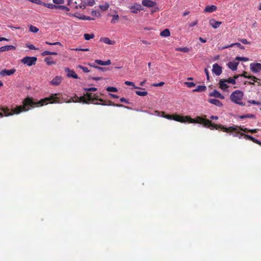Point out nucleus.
Listing matches in <instances>:
<instances>
[{
    "mask_svg": "<svg viewBox=\"0 0 261 261\" xmlns=\"http://www.w3.org/2000/svg\"><path fill=\"white\" fill-rule=\"evenodd\" d=\"M213 72L217 75H219L222 73V68L218 64L215 63L213 65Z\"/></svg>",
    "mask_w": 261,
    "mask_h": 261,
    "instance_id": "ddd939ff",
    "label": "nucleus"
},
{
    "mask_svg": "<svg viewBox=\"0 0 261 261\" xmlns=\"http://www.w3.org/2000/svg\"><path fill=\"white\" fill-rule=\"evenodd\" d=\"M239 63L236 60L233 61H230L227 63L228 67L232 71H235L237 69V67Z\"/></svg>",
    "mask_w": 261,
    "mask_h": 261,
    "instance_id": "4468645a",
    "label": "nucleus"
},
{
    "mask_svg": "<svg viewBox=\"0 0 261 261\" xmlns=\"http://www.w3.org/2000/svg\"><path fill=\"white\" fill-rule=\"evenodd\" d=\"M29 1L33 3L40 5H42V6H43V4L44 3L40 0H29Z\"/></svg>",
    "mask_w": 261,
    "mask_h": 261,
    "instance_id": "de8ad7c7",
    "label": "nucleus"
},
{
    "mask_svg": "<svg viewBox=\"0 0 261 261\" xmlns=\"http://www.w3.org/2000/svg\"><path fill=\"white\" fill-rule=\"evenodd\" d=\"M15 48V46L13 45H6L2 46L0 47V52H4L5 51H8L10 50H13Z\"/></svg>",
    "mask_w": 261,
    "mask_h": 261,
    "instance_id": "aec40b11",
    "label": "nucleus"
},
{
    "mask_svg": "<svg viewBox=\"0 0 261 261\" xmlns=\"http://www.w3.org/2000/svg\"><path fill=\"white\" fill-rule=\"evenodd\" d=\"M173 120L182 123L188 122L189 116H173Z\"/></svg>",
    "mask_w": 261,
    "mask_h": 261,
    "instance_id": "9b49d317",
    "label": "nucleus"
},
{
    "mask_svg": "<svg viewBox=\"0 0 261 261\" xmlns=\"http://www.w3.org/2000/svg\"><path fill=\"white\" fill-rule=\"evenodd\" d=\"M112 19L111 21V22L112 23H115L117 22V21L118 20L119 18V16L118 15L116 14V15H112Z\"/></svg>",
    "mask_w": 261,
    "mask_h": 261,
    "instance_id": "72a5a7b5",
    "label": "nucleus"
},
{
    "mask_svg": "<svg viewBox=\"0 0 261 261\" xmlns=\"http://www.w3.org/2000/svg\"><path fill=\"white\" fill-rule=\"evenodd\" d=\"M232 135L233 137H239L240 139H241V138H242V136H245V135H244L243 133H242L240 135H236V134H232Z\"/></svg>",
    "mask_w": 261,
    "mask_h": 261,
    "instance_id": "0e129e2a",
    "label": "nucleus"
},
{
    "mask_svg": "<svg viewBox=\"0 0 261 261\" xmlns=\"http://www.w3.org/2000/svg\"><path fill=\"white\" fill-rule=\"evenodd\" d=\"M60 93L51 94L49 97L42 99L37 102L34 101L32 98L27 97L23 100L22 106H17L13 109L12 110L13 113H9L8 111H4V114L5 116H9L13 114H19L22 112L28 111L35 107H41L48 103H61L62 102L60 100Z\"/></svg>",
    "mask_w": 261,
    "mask_h": 261,
    "instance_id": "f257e3e1",
    "label": "nucleus"
},
{
    "mask_svg": "<svg viewBox=\"0 0 261 261\" xmlns=\"http://www.w3.org/2000/svg\"><path fill=\"white\" fill-rule=\"evenodd\" d=\"M57 53L56 52H51L50 51H44L42 53V55L43 56H45L46 55H57Z\"/></svg>",
    "mask_w": 261,
    "mask_h": 261,
    "instance_id": "f704fd0d",
    "label": "nucleus"
},
{
    "mask_svg": "<svg viewBox=\"0 0 261 261\" xmlns=\"http://www.w3.org/2000/svg\"><path fill=\"white\" fill-rule=\"evenodd\" d=\"M136 93L138 95L141 96H146L148 94L147 92H146L145 91H136Z\"/></svg>",
    "mask_w": 261,
    "mask_h": 261,
    "instance_id": "ea45409f",
    "label": "nucleus"
},
{
    "mask_svg": "<svg viewBox=\"0 0 261 261\" xmlns=\"http://www.w3.org/2000/svg\"><path fill=\"white\" fill-rule=\"evenodd\" d=\"M142 4L148 8H152L156 5V3L150 0H143Z\"/></svg>",
    "mask_w": 261,
    "mask_h": 261,
    "instance_id": "2eb2a0df",
    "label": "nucleus"
},
{
    "mask_svg": "<svg viewBox=\"0 0 261 261\" xmlns=\"http://www.w3.org/2000/svg\"><path fill=\"white\" fill-rule=\"evenodd\" d=\"M111 63V62L110 61V60H108L106 61H105V65H110Z\"/></svg>",
    "mask_w": 261,
    "mask_h": 261,
    "instance_id": "774afa93",
    "label": "nucleus"
},
{
    "mask_svg": "<svg viewBox=\"0 0 261 261\" xmlns=\"http://www.w3.org/2000/svg\"><path fill=\"white\" fill-rule=\"evenodd\" d=\"M78 68L81 69L84 72H89L90 71V70L87 67H85L82 65H79Z\"/></svg>",
    "mask_w": 261,
    "mask_h": 261,
    "instance_id": "09e8293b",
    "label": "nucleus"
},
{
    "mask_svg": "<svg viewBox=\"0 0 261 261\" xmlns=\"http://www.w3.org/2000/svg\"><path fill=\"white\" fill-rule=\"evenodd\" d=\"M243 97V93L241 90H236L230 95V98L233 102L240 106H245V103L242 101Z\"/></svg>",
    "mask_w": 261,
    "mask_h": 261,
    "instance_id": "7ed1b4c3",
    "label": "nucleus"
},
{
    "mask_svg": "<svg viewBox=\"0 0 261 261\" xmlns=\"http://www.w3.org/2000/svg\"><path fill=\"white\" fill-rule=\"evenodd\" d=\"M206 89V87L205 86H201L199 85L197 87V88L193 90V92H203Z\"/></svg>",
    "mask_w": 261,
    "mask_h": 261,
    "instance_id": "5701e85b",
    "label": "nucleus"
},
{
    "mask_svg": "<svg viewBox=\"0 0 261 261\" xmlns=\"http://www.w3.org/2000/svg\"><path fill=\"white\" fill-rule=\"evenodd\" d=\"M43 6L47 7L50 9H57L58 8V5H55L53 4H46L45 3L43 4Z\"/></svg>",
    "mask_w": 261,
    "mask_h": 261,
    "instance_id": "c756f323",
    "label": "nucleus"
},
{
    "mask_svg": "<svg viewBox=\"0 0 261 261\" xmlns=\"http://www.w3.org/2000/svg\"><path fill=\"white\" fill-rule=\"evenodd\" d=\"M124 84L126 85H127V86H133L134 88V89H140V88L136 86L134 84V83L132 82H129V81H125L124 82Z\"/></svg>",
    "mask_w": 261,
    "mask_h": 261,
    "instance_id": "79ce46f5",
    "label": "nucleus"
},
{
    "mask_svg": "<svg viewBox=\"0 0 261 261\" xmlns=\"http://www.w3.org/2000/svg\"><path fill=\"white\" fill-rule=\"evenodd\" d=\"M37 60V58L36 57L26 56L21 60V62L28 66H31L36 64Z\"/></svg>",
    "mask_w": 261,
    "mask_h": 261,
    "instance_id": "39448f33",
    "label": "nucleus"
},
{
    "mask_svg": "<svg viewBox=\"0 0 261 261\" xmlns=\"http://www.w3.org/2000/svg\"><path fill=\"white\" fill-rule=\"evenodd\" d=\"M85 4L89 6H93L95 4V0H85Z\"/></svg>",
    "mask_w": 261,
    "mask_h": 261,
    "instance_id": "4c0bfd02",
    "label": "nucleus"
},
{
    "mask_svg": "<svg viewBox=\"0 0 261 261\" xmlns=\"http://www.w3.org/2000/svg\"><path fill=\"white\" fill-rule=\"evenodd\" d=\"M128 8L132 13H138L140 10H142L143 8L142 6L139 3H135L133 5L128 6Z\"/></svg>",
    "mask_w": 261,
    "mask_h": 261,
    "instance_id": "0eeeda50",
    "label": "nucleus"
},
{
    "mask_svg": "<svg viewBox=\"0 0 261 261\" xmlns=\"http://www.w3.org/2000/svg\"><path fill=\"white\" fill-rule=\"evenodd\" d=\"M239 40L244 44H250V42L246 39H239Z\"/></svg>",
    "mask_w": 261,
    "mask_h": 261,
    "instance_id": "3c124183",
    "label": "nucleus"
},
{
    "mask_svg": "<svg viewBox=\"0 0 261 261\" xmlns=\"http://www.w3.org/2000/svg\"><path fill=\"white\" fill-rule=\"evenodd\" d=\"M245 138L247 139H249L251 141H252L253 142L256 143L259 145H261V142L259 140H257L255 139L254 138L252 137L251 136L248 135H245Z\"/></svg>",
    "mask_w": 261,
    "mask_h": 261,
    "instance_id": "b1692460",
    "label": "nucleus"
},
{
    "mask_svg": "<svg viewBox=\"0 0 261 261\" xmlns=\"http://www.w3.org/2000/svg\"><path fill=\"white\" fill-rule=\"evenodd\" d=\"M238 46V47H239L240 49H245V47L242 45L240 43H239V42H237V43H232L227 46H226L224 48H229V47H231L232 46Z\"/></svg>",
    "mask_w": 261,
    "mask_h": 261,
    "instance_id": "393cba45",
    "label": "nucleus"
},
{
    "mask_svg": "<svg viewBox=\"0 0 261 261\" xmlns=\"http://www.w3.org/2000/svg\"><path fill=\"white\" fill-rule=\"evenodd\" d=\"M208 96L210 97H214L215 98H218L221 99H224L225 98L224 95L216 90H214L213 91L210 93Z\"/></svg>",
    "mask_w": 261,
    "mask_h": 261,
    "instance_id": "f8f14e48",
    "label": "nucleus"
},
{
    "mask_svg": "<svg viewBox=\"0 0 261 261\" xmlns=\"http://www.w3.org/2000/svg\"><path fill=\"white\" fill-rule=\"evenodd\" d=\"M100 41L103 42V43L109 45H113L115 43L114 41L111 40L109 38L107 37L100 38Z\"/></svg>",
    "mask_w": 261,
    "mask_h": 261,
    "instance_id": "412c9836",
    "label": "nucleus"
},
{
    "mask_svg": "<svg viewBox=\"0 0 261 261\" xmlns=\"http://www.w3.org/2000/svg\"><path fill=\"white\" fill-rule=\"evenodd\" d=\"M62 78L60 76H56L50 82V84L52 85H59L62 82Z\"/></svg>",
    "mask_w": 261,
    "mask_h": 261,
    "instance_id": "f3484780",
    "label": "nucleus"
},
{
    "mask_svg": "<svg viewBox=\"0 0 261 261\" xmlns=\"http://www.w3.org/2000/svg\"><path fill=\"white\" fill-rule=\"evenodd\" d=\"M251 70L254 73H257L261 71V64L251 63L250 65Z\"/></svg>",
    "mask_w": 261,
    "mask_h": 261,
    "instance_id": "6e6552de",
    "label": "nucleus"
},
{
    "mask_svg": "<svg viewBox=\"0 0 261 261\" xmlns=\"http://www.w3.org/2000/svg\"><path fill=\"white\" fill-rule=\"evenodd\" d=\"M53 2L57 5H60L64 4V0H53Z\"/></svg>",
    "mask_w": 261,
    "mask_h": 261,
    "instance_id": "864d4df0",
    "label": "nucleus"
},
{
    "mask_svg": "<svg viewBox=\"0 0 261 261\" xmlns=\"http://www.w3.org/2000/svg\"><path fill=\"white\" fill-rule=\"evenodd\" d=\"M95 62L100 65H102V66L105 65V61H103L100 60H95Z\"/></svg>",
    "mask_w": 261,
    "mask_h": 261,
    "instance_id": "6e6d98bb",
    "label": "nucleus"
},
{
    "mask_svg": "<svg viewBox=\"0 0 261 261\" xmlns=\"http://www.w3.org/2000/svg\"><path fill=\"white\" fill-rule=\"evenodd\" d=\"M210 24L214 29H217L219 27L222 22L216 21L215 19L212 18L209 21Z\"/></svg>",
    "mask_w": 261,
    "mask_h": 261,
    "instance_id": "a211bd4d",
    "label": "nucleus"
},
{
    "mask_svg": "<svg viewBox=\"0 0 261 261\" xmlns=\"http://www.w3.org/2000/svg\"><path fill=\"white\" fill-rule=\"evenodd\" d=\"M57 9L62 10L65 11L66 12H68L69 11V9L68 7H67L65 6H61V5H58V8Z\"/></svg>",
    "mask_w": 261,
    "mask_h": 261,
    "instance_id": "37998d69",
    "label": "nucleus"
},
{
    "mask_svg": "<svg viewBox=\"0 0 261 261\" xmlns=\"http://www.w3.org/2000/svg\"><path fill=\"white\" fill-rule=\"evenodd\" d=\"M188 122L190 123H197L202 124L204 126L210 127L213 125L212 123L209 120L205 119L201 117L198 116L195 119L189 117Z\"/></svg>",
    "mask_w": 261,
    "mask_h": 261,
    "instance_id": "20e7f679",
    "label": "nucleus"
},
{
    "mask_svg": "<svg viewBox=\"0 0 261 261\" xmlns=\"http://www.w3.org/2000/svg\"><path fill=\"white\" fill-rule=\"evenodd\" d=\"M217 8L215 5L207 6L205 7L204 12L206 13H212L217 10Z\"/></svg>",
    "mask_w": 261,
    "mask_h": 261,
    "instance_id": "6ab92c4d",
    "label": "nucleus"
},
{
    "mask_svg": "<svg viewBox=\"0 0 261 261\" xmlns=\"http://www.w3.org/2000/svg\"><path fill=\"white\" fill-rule=\"evenodd\" d=\"M204 72L206 74V75L207 76V80H209V78H210V76H209V73H208V71L207 69L205 68L204 69Z\"/></svg>",
    "mask_w": 261,
    "mask_h": 261,
    "instance_id": "69168bd1",
    "label": "nucleus"
},
{
    "mask_svg": "<svg viewBox=\"0 0 261 261\" xmlns=\"http://www.w3.org/2000/svg\"><path fill=\"white\" fill-rule=\"evenodd\" d=\"M27 47H28L30 49L35 50L36 48L33 44H27Z\"/></svg>",
    "mask_w": 261,
    "mask_h": 261,
    "instance_id": "13d9d810",
    "label": "nucleus"
},
{
    "mask_svg": "<svg viewBox=\"0 0 261 261\" xmlns=\"http://www.w3.org/2000/svg\"><path fill=\"white\" fill-rule=\"evenodd\" d=\"M177 51H181V52H183V53H188L189 51V48H188V47H178V48H176L175 49Z\"/></svg>",
    "mask_w": 261,
    "mask_h": 261,
    "instance_id": "2f4dec72",
    "label": "nucleus"
},
{
    "mask_svg": "<svg viewBox=\"0 0 261 261\" xmlns=\"http://www.w3.org/2000/svg\"><path fill=\"white\" fill-rule=\"evenodd\" d=\"M242 76H244L246 78L249 79H252L254 81H255V79H257V78L254 76H248L247 75V72H244L242 75Z\"/></svg>",
    "mask_w": 261,
    "mask_h": 261,
    "instance_id": "c03bdc74",
    "label": "nucleus"
},
{
    "mask_svg": "<svg viewBox=\"0 0 261 261\" xmlns=\"http://www.w3.org/2000/svg\"><path fill=\"white\" fill-rule=\"evenodd\" d=\"M239 77L238 75L235 76L234 78L229 77L228 79L224 80L226 81V83L235 84L236 83V79H237Z\"/></svg>",
    "mask_w": 261,
    "mask_h": 261,
    "instance_id": "cd10ccee",
    "label": "nucleus"
},
{
    "mask_svg": "<svg viewBox=\"0 0 261 261\" xmlns=\"http://www.w3.org/2000/svg\"><path fill=\"white\" fill-rule=\"evenodd\" d=\"M248 102L251 104L255 105H261L260 102L256 101L254 100H248Z\"/></svg>",
    "mask_w": 261,
    "mask_h": 261,
    "instance_id": "8fccbe9b",
    "label": "nucleus"
},
{
    "mask_svg": "<svg viewBox=\"0 0 261 261\" xmlns=\"http://www.w3.org/2000/svg\"><path fill=\"white\" fill-rule=\"evenodd\" d=\"M238 127H239L238 131L236 132V133H239L240 130H243V131H244L245 132H249V130H250V129H248L247 128H245L244 129H243V128H241L240 127H239V126H238Z\"/></svg>",
    "mask_w": 261,
    "mask_h": 261,
    "instance_id": "4d7b16f0",
    "label": "nucleus"
},
{
    "mask_svg": "<svg viewBox=\"0 0 261 261\" xmlns=\"http://www.w3.org/2000/svg\"><path fill=\"white\" fill-rule=\"evenodd\" d=\"M84 39L86 40H89L91 39H92L94 37V35L93 34H85L84 35Z\"/></svg>",
    "mask_w": 261,
    "mask_h": 261,
    "instance_id": "473e14b6",
    "label": "nucleus"
},
{
    "mask_svg": "<svg viewBox=\"0 0 261 261\" xmlns=\"http://www.w3.org/2000/svg\"><path fill=\"white\" fill-rule=\"evenodd\" d=\"M162 112H160V111H155L154 112V113L152 114L161 117V115H162Z\"/></svg>",
    "mask_w": 261,
    "mask_h": 261,
    "instance_id": "bf43d9fd",
    "label": "nucleus"
},
{
    "mask_svg": "<svg viewBox=\"0 0 261 261\" xmlns=\"http://www.w3.org/2000/svg\"><path fill=\"white\" fill-rule=\"evenodd\" d=\"M65 71L67 73V76L69 77H72L75 79H79L77 74L72 70H71L68 67L65 68Z\"/></svg>",
    "mask_w": 261,
    "mask_h": 261,
    "instance_id": "1a4fd4ad",
    "label": "nucleus"
},
{
    "mask_svg": "<svg viewBox=\"0 0 261 261\" xmlns=\"http://www.w3.org/2000/svg\"><path fill=\"white\" fill-rule=\"evenodd\" d=\"M226 83L224 80H221L219 84L220 88L223 90H226L228 87Z\"/></svg>",
    "mask_w": 261,
    "mask_h": 261,
    "instance_id": "4be33fe9",
    "label": "nucleus"
},
{
    "mask_svg": "<svg viewBox=\"0 0 261 261\" xmlns=\"http://www.w3.org/2000/svg\"><path fill=\"white\" fill-rule=\"evenodd\" d=\"M91 14L93 16H97V15H99V13L96 11H92V12H91Z\"/></svg>",
    "mask_w": 261,
    "mask_h": 261,
    "instance_id": "e2e57ef3",
    "label": "nucleus"
},
{
    "mask_svg": "<svg viewBox=\"0 0 261 261\" xmlns=\"http://www.w3.org/2000/svg\"><path fill=\"white\" fill-rule=\"evenodd\" d=\"M212 128L211 129H218V128H221V130H222L224 132H228L229 131L230 132H237L239 130V127L238 126H231L229 127H226L224 126H221V125H218L216 124H213V125L211 126Z\"/></svg>",
    "mask_w": 261,
    "mask_h": 261,
    "instance_id": "423d86ee",
    "label": "nucleus"
},
{
    "mask_svg": "<svg viewBox=\"0 0 261 261\" xmlns=\"http://www.w3.org/2000/svg\"><path fill=\"white\" fill-rule=\"evenodd\" d=\"M76 17H77V18H79V19H82V20H90L94 19L93 18H92L89 16H87L85 15H81L80 16H76Z\"/></svg>",
    "mask_w": 261,
    "mask_h": 261,
    "instance_id": "e433bc0d",
    "label": "nucleus"
},
{
    "mask_svg": "<svg viewBox=\"0 0 261 261\" xmlns=\"http://www.w3.org/2000/svg\"><path fill=\"white\" fill-rule=\"evenodd\" d=\"M120 101L121 102H125V103H129V102H128V101L125 99V98H121L120 99Z\"/></svg>",
    "mask_w": 261,
    "mask_h": 261,
    "instance_id": "052dcab7",
    "label": "nucleus"
},
{
    "mask_svg": "<svg viewBox=\"0 0 261 261\" xmlns=\"http://www.w3.org/2000/svg\"><path fill=\"white\" fill-rule=\"evenodd\" d=\"M29 30L30 32H32L33 33H37L38 32L39 29L37 27L31 25L29 27Z\"/></svg>",
    "mask_w": 261,
    "mask_h": 261,
    "instance_id": "58836bf2",
    "label": "nucleus"
},
{
    "mask_svg": "<svg viewBox=\"0 0 261 261\" xmlns=\"http://www.w3.org/2000/svg\"><path fill=\"white\" fill-rule=\"evenodd\" d=\"M161 117H164L168 119H173V115H165L164 112H162V115H161Z\"/></svg>",
    "mask_w": 261,
    "mask_h": 261,
    "instance_id": "a19ab883",
    "label": "nucleus"
},
{
    "mask_svg": "<svg viewBox=\"0 0 261 261\" xmlns=\"http://www.w3.org/2000/svg\"><path fill=\"white\" fill-rule=\"evenodd\" d=\"M240 118L242 119L245 118H255V116L254 114H247L240 116Z\"/></svg>",
    "mask_w": 261,
    "mask_h": 261,
    "instance_id": "c85d7f7f",
    "label": "nucleus"
},
{
    "mask_svg": "<svg viewBox=\"0 0 261 261\" xmlns=\"http://www.w3.org/2000/svg\"><path fill=\"white\" fill-rule=\"evenodd\" d=\"M85 91L87 92H90V91H95L97 90V89L95 87H92L89 88H85Z\"/></svg>",
    "mask_w": 261,
    "mask_h": 261,
    "instance_id": "603ef678",
    "label": "nucleus"
},
{
    "mask_svg": "<svg viewBox=\"0 0 261 261\" xmlns=\"http://www.w3.org/2000/svg\"><path fill=\"white\" fill-rule=\"evenodd\" d=\"M236 60L238 61H244V62H247L249 60V59L246 57H237L236 58Z\"/></svg>",
    "mask_w": 261,
    "mask_h": 261,
    "instance_id": "c9c22d12",
    "label": "nucleus"
},
{
    "mask_svg": "<svg viewBox=\"0 0 261 261\" xmlns=\"http://www.w3.org/2000/svg\"><path fill=\"white\" fill-rule=\"evenodd\" d=\"M87 99L84 96L78 97L76 95L74 97H71L69 100L66 101V102H83L84 103H92L95 105H101L103 106L109 105V106H114L117 107H124L127 109H131L130 107L125 106L121 104H114L112 103L111 101H110L109 104H106L104 103H99L98 102H95L94 101L97 99V98H93L91 94H89L87 93ZM99 101L103 102V100L101 98L97 99Z\"/></svg>",
    "mask_w": 261,
    "mask_h": 261,
    "instance_id": "f03ea898",
    "label": "nucleus"
},
{
    "mask_svg": "<svg viewBox=\"0 0 261 261\" xmlns=\"http://www.w3.org/2000/svg\"><path fill=\"white\" fill-rule=\"evenodd\" d=\"M164 84H165L164 82H161L159 83L153 84L152 85V86L153 87H160V86H163Z\"/></svg>",
    "mask_w": 261,
    "mask_h": 261,
    "instance_id": "5fc2aeb1",
    "label": "nucleus"
},
{
    "mask_svg": "<svg viewBox=\"0 0 261 261\" xmlns=\"http://www.w3.org/2000/svg\"><path fill=\"white\" fill-rule=\"evenodd\" d=\"M184 84L189 88H193L196 85L193 82H186Z\"/></svg>",
    "mask_w": 261,
    "mask_h": 261,
    "instance_id": "49530a36",
    "label": "nucleus"
},
{
    "mask_svg": "<svg viewBox=\"0 0 261 261\" xmlns=\"http://www.w3.org/2000/svg\"><path fill=\"white\" fill-rule=\"evenodd\" d=\"M109 7H110L109 4L108 3H105V4H102V5H100L99 6V8L102 11H106L108 9Z\"/></svg>",
    "mask_w": 261,
    "mask_h": 261,
    "instance_id": "7c9ffc66",
    "label": "nucleus"
},
{
    "mask_svg": "<svg viewBox=\"0 0 261 261\" xmlns=\"http://www.w3.org/2000/svg\"><path fill=\"white\" fill-rule=\"evenodd\" d=\"M197 24V21H195L194 22H191L190 24H189V27H193L195 25H196V24Z\"/></svg>",
    "mask_w": 261,
    "mask_h": 261,
    "instance_id": "338daca9",
    "label": "nucleus"
},
{
    "mask_svg": "<svg viewBox=\"0 0 261 261\" xmlns=\"http://www.w3.org/2000/svg\"><path fill=\"white\" fill-rule=\"evenodd\" d=\"M44 61L47 65H54V64H56V62L55 61L51 60V59L50 57L45 58L44 59Z\"/></svg>",
    "mask_w": 261,
    "mask_h": 261,
    "instance_id": "a878e982",
    "label": "nucleus"
},
{
    "mask_svg": "<svg viewBox=\"0 0 261 261\" xmlns=\"http://www.w3.org/2000/svg\"><path fill=\"white\" fill-rule=\"evenodd\" d=\"M16 71V70L14 68H12L11 69H5L0 71V75L2 76H10L14 74Z\"/></svg>",
    "mask_w": 261,
    "mask_h": 261,
    "instance_id": "9d476101",
    "label": "nucleus"
},
{
    "mask_svg": "<svg viewBox=\"0 0 261 261\" xmlns=\"http://www.w3.org/2000/svg\"><path fill=\"white\" fill-rule=\"evenodd\" d=\"M96 69H97L99 70L102 71H104L107 70V68L100 67L99 66H96Z\"/></svg>",
    "mask_w": 261,
    "mask_h": 261,
    "instance_id": "680f3d73",
    "label": "nucleus"
},
{
    "mask_svg": "<svg viewBox=\"0 0 261 261\" xmlns=\"http://www.w3.org/2000/svg\"><path fill=\"white\" fill-rule=\"evenodd\" d=\"M107 91L116 92L118 91V89L116 88L113 87H108L106 89Z\"/></svg>",
    "mask_w": 261,
    "mask_h": 261,
    "instance_id": "a18cd8bd",
    "label": "nucleus"
},
{
    "mask_svg": "<svg viewBox=\"0 0 261 261\" xmlns=\"http://www.w3.org/2000/svg\"><path fill=\"white\" fill-rule=\"evenodd\" d=\"M160 35L163 37H167L170 35V32L168 29H166L161 32Z\"/></svg>",
    "mask_w": 261,
    "mask_h": 261,
    "instance_id": "bb28decb",
    "label": "nucleus"
},
{
    "mask_svg": "<svg viewBox=\"0 0 261 261\" xmlns=\"http://www.w3.org/2000/svg\"><path fill=\"white\" fill-rule=\"evenodd\" d=\"M208 102L211 104L214 105L215 106L218 107H222L223 103L219 100L215 98H209L207 100Z\"/></svg>",
    "mask_w": 261,
    "mask_h": 261,
    "instance_id": "dca6fc26",
    "label": "nucleus"
}]
</instances>
